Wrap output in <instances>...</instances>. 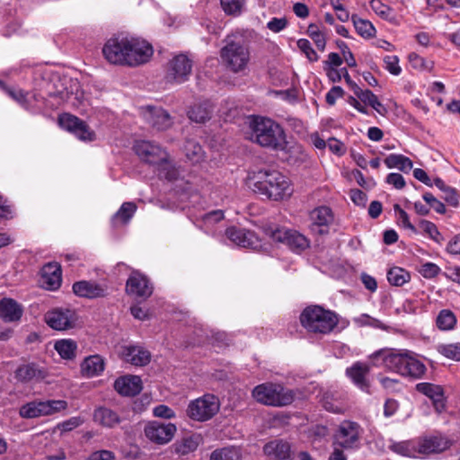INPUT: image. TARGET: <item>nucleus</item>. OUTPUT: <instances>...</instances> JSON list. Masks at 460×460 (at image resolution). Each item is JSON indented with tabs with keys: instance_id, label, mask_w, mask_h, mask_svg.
Segmentation results:
<instances>
[{
	"instance_id": "nucleus-7",
	"label": "nucleus",
	"mask_w": 460,
	"mask_h": 460,
	"mask_svg": "<svg viewBox=\"0 0 460 460\" xmlns=\"http://www.w3.org/2000/svg\"><path fill=\"white\" fill-rule=\"evenodd\" d=\"M262 229L270 240L286 243L294 252L301 253L310 246L309 239L296 230L273 225L264 226Z\"/></svg>"
},
{
	"instance_id": "nucleus-31",
	"label": "nucleus",
	"mask_w": 460,
	"mask_h": 460,
	"mask_svg": "<svg viewBox=\"0 0 460 460\" xmlns=\"http://www.w3.org/2000/svg\"><path fill=\"white\" fill-rule=\"evenodd\" d=\"M145 119L156 130H165L172 124L170 114L162 108L148 107Z\"/></svg>"
},
{
	"instance_id": "nucleus-42",
	"label": "nucleus",
	"mask_w": 460,
	"mask_h": 460,
	"mask_svg": "<svg viewBox=\"0 0 460 460\" xmlns=\"http://www.w3.org/2000/svg\"><path fill=\"white\" fill-rule=\"evenodd\" d=\"M411 279L410 273L402 268L394 267L387 272L388 282L395 287H402Z\"/></svg>"
},
{
	"instance_id": "nucleus-39",
	"label": "nucleus",
	"mask_w": 460,
	"mask_h": 460,
	"mask_svg": "<svg viewBox=\"0 0 460 460\" xmlns=\"http://www.w3.org/2000/svg\"><path fill=\"white\" fill-rule=\"evenodd\" d=\"M384 163L388 168H398L404 172H410L413 166L410 158L397 154L389 155Z\"/></svg>"
},
{
	"instance_id": "nucleus-54",
	"label": "nucleus",
	"mask_w": 460,
	"mask_h": 460,
	"mask_svg": "<svg viewBox=\"0 0 460 460\" xmlns=\"http://www.w3.org/2000/svg\"><path fill=\"white\" fill-rule=\"evenodd\" d=\"M297 47L305 57L311 61L315 62L318 60L319 56L312 48L310 41L306 39H300L297 40Z\"/></svg>"
},
{
	"instance_id": "nucleus-20",
	"label": "nucleus",
	"mask_w": 460,
	"mask_h": 460,
	"mask_svg": "<svg viewBox=\"0 0 460 460\" xmlns=\"http://www.w3.org/2000/svg\"><path fill=\"white\" fill-rule=\"evenodd\" d=\"M177 429L172 423L151 421L145 427V435L151 441L164 445L170 442Z\"/></svg>"
},
{
	"instance_id": "nucleus-35",
	"label": "nucleus",
	"mask_w": 460,
	"mask_h": 460,
	"mask_svg": "<svg viewBox=\"0 0 460 460\" xmlns=\"http://www.w3.org/2000/svg\"><path fill=\"white\" fill-rule=\"evenodd\" d=\"M212 113V103L209 101H204L191 106L188 111V117L197 123H205L210 119Z\"/></svg>"
},
{
	"instance_id": "nucleus-38",
	"label": "nucleus",
	"mask_w": 460,
	"mask_h": 460,
	"mask_svg": "<svg viewBox=\"0 0 460 460\" xmlns=\"http://www.w3.org/2000/svg\"><path fill=\"white\" fill-rule=\"evenodd\" d=\"M457 318L455 313L449 309H442L436 318V326L443 332H449L456 328Z\"/></svg>"
},
{
	"instance_id": "nucleus-17",
	"label": "nucleus",
	"mask_w": 460,
	"mask_h": 460,
	"mask_svg": "<svg viewBox=\"0 0 460 460\" xmlns=\"http://www.w3.org/2000/svg\"><path fill=\"white\" fill-rule=\"evenodd\" d=\"M102 53L109 63L128 66L127 37L108 40L102 48Z\"/></svg>"
},
{
	"instance_id": "nucleus-10",
	"label": "nucleus",
	"mask_w": 460,
	"mask_h": 460,
	"mask_svg": "<svg viewBox=\"0 0 460 460\" xmlns=\"http://www.w3.org/2000/svg\"><path fill=\"white\" fill-rule=\"evenodd\" d=\"M67 407V402L64 400H35L23 404L19 414L24 419H35L43 416H50Z\"/></svg>"
},
{
	"instance_id": "nucleus-44",
	"label": "nucleus",
	"mask_w": 460,
	"mask_h": 460,
	"mask_svg": "<svg viewBox=\"0 0 460 460\" xmlns=\"http://www.w3.org/2000/svg\"><path fill=\"white\" fill-rule=\"evenodd\" d=\"M199 443V439L197 436L185 437L174 445L175 452L181 456L188 455L197 449Z\"/></svg>"
},
{
	"instance_id": "nucleus-29",
	"label": "nucleus",
	"mask_w": 460,
	"mask_h": 460,
	"mask_svg": "<svg viewBox=\"0 0 460 460\" xmlns=\"http://www.w3.org/2000/svg\"><path fill=\"white\" fill-rule=\"evenodd\" d=\"M46 375V370L33 362L20 365L14 372L15 379L21 383L40 381L44 379Z\"/></svg>"
},
{
	"instance_id": "nucleus-21",
	"label": "nucleus",
	"mask_w": 460,
	"mask_h": 460,
	"mask_svg": "<svg viewBox=\"0 0 460 460\" xmlns=\"http://www.w3.org/2000/svg\"><path fill=\"white\" fill-rule=\"evenodd\" d=\"M418 455L438 454L448 449L453 442L443 436H431L417 439Z\"/></svg>"
},
{
	"instance_id": "nucleus-50",
	"label": "nucleus",
	"mask_w": 460,
	"mask_h": 460,
	"mask_svg": "<svg viewBox=\"0 0 460 460\" xmlns=\"http://www.w3.org/2000/svg\"><path fill=\"white\" fill-rule=\"evenodd\" d=\"M245 0H220L223 11L227 15L238 16L244 6Z\"/></svg>"
},
{
	"instance_id": "nucleus-24",
	"label": "nucleus",
	"mask_w": 460,
	"mask_h": 460,
	"mask_svg": "<svg viewBox=\"0 0 460 460\" xmlns=\"http://www.w3.org/2000/svg\"><path fill=\"white\" fill-rule=\"evenodd\" d=\"M41 285L49 290H57L61 286L62 271L57 262H49L41 269Z\"/></svg>"
},
{
	"instance_id": "nucleus-1",
	"label": "nucleus",
	"mask_w": 460,
	"mask_h": 460,
	"mask_svg": "<svg viewBox=\"0 0 460 460\" xmlns=\"http://www.w3.org/2000/svg\"><path fill=\"white\" fill-rule=\"evenodd\" d=\"M371 359L376 367L414 379L422 378L427 371L416 353L408 349H381L371 355Z\"/></svg>"
},
{
	"instance_id": "nucleus-57",
	"label": "nucleus",
	"mask_w": 460,
	"mask_h": 460,
	"mask_svg": "<svg viewBox=\"0 0 460 460\" xmlns=\"http://www.w3.org/2000/svg\"><path fill=\"white\" fill-rule=\"evenodd\" d=\"M13 215V205L6 198L0 195V219H11Z\"/></svg>"
},
{
	"instance_id": "nucleus-37",
	"label": "nucleus",
	"mask_w": 460,
	"mask_h": 460,
	"mask_svg": "<svg viewBox=\"0 0 460 460\" xmlns=\"http://www.w3.org/2000/svg\"><path fill=\"white\" fill-rule=\"evenodd\" d=\"M389 448L402 456L417 457L419 456L417 439L394 442L389 446Z\"/></svg>"
},
{
	"instance_id": "nucleus-2",
	"label": "nucleus",
	"mask_w": 460,
	"mask_h": 460,
	"mask_svg": "<svg viewBox=\"0 0 460 460\" xmlns=\"http://www.w3.org/2000/svg\"><path fill=\"white\" fill-rule=\"evenodd\" d=\"M249 187L268 199L279 201L293 193L290 180L277 170H260L249 176Z\"/></svg>"
},
{
	"instance_id": "nucleus-23",
	"label": "nucleus",
	"mask_w": 460,
	"mask_h": 460,
	"mask_svg": "<svg viewBox=\"0 0 460 460\" xmlns=\"http://www.w3.org/2000/svg\"><path fill=\"white\" fill-rule=\"evenodd\" d=\"M23 315V306L11 297L0 299V319L4 323H19Z\"/></svg>"
},
{
	"instance_id": "nucleus-40",
	"label": "nucleus",
	"mask_w": 460,
	"mask_h": 460,
	"mask_svg": "<svg viewBox=\"0 0 460 460\" xmlns=\"http://www.w3.org/2000/svg\"><path fill=\"white\" fill-rule=\"evenodd\" d=\"M352 22L354 24L357 32L365 39H370L376 35V28L368 20L362 19L357 14L351 16Z\"/></svg>"
},
{
	"instance_id": "nucleus-63",
	"label": "nucleus",
	"mask_w": 460,
	"mask_h": 460,
	"mask_svg": "<svg viewBox=\"0 0 460 460\" xmlns=\"http://www.w3.org/2000/svg\"><path fill=\"white\" fill-rule=\"evenodd\" d=\"M288 26V21L286 18H272L268 23L267 28L277 33L283 31Z\"/></svg>"
},
{
	"instance_id": "nucleus-3",
	"label": "nucleus",
	"mask_w": 460,
	"mask_h": 460,
	"mask_svg": "<svg viewBox=\"0 0 460 460\" xmlns=\"http://www.w3.org/2000/svg\"><path fill=\"white\" fill-rule=\"evenodd\" d=\"M251 139L262 147L274 151H288V141L283 128L271 119L254 117L251 123Z\"/></svg>"
},
{
	"instance_id": "nucleus-43",
	"label": "nucleus",
	"mask_w": 460,
	"mask_h": 460,
	"mask_svg": "<svg viewBox=\"0 0 460 460\" xmlns=\"http://www.w3.org/2000/svg\"><path fill=\"white\" fill-rule=\"evenodd\" d=\"M369 4L371 9L380 18L392 23L395 22L396 17L394 14L393 9L390 6L385 4L381 0H371Z\"/></svg>"
},
{
	"instance_id": "nucleus-6",
	"label": "nucleus",
	"mask_w": 460,
	"mask_h": 460,
	"mask_svg": "<svg viewBox=\"0 0 460 460\" xmlns=\"http://www.w3.org/2000/svg\"><path fill=\"white\" fill-rule=\"evenodd\" d=\"M223 64L233 73L246 69L250 61V49L243 41L231 40L220 50Z\"/></svg>"
},
{
	"instance_id": "nucleus-25",
	"label": "nucleus",
	"mask_w": 460,
	"mask_h": 460,
	"mask_svg": "<svg viewBox=\"0 0 460 460\" xmlns=\"http://www.w3.org/2000/svg\"><path fill=\"white\" fill-rule=\"evenodd\" d=\"M114 389L123 396H135L143 389L142 380L137 376H123L115 380Z\"/></svg>"
},
{
	"instance_id": "nucleus-47",
	"label": "nucleus",
	"mask_w": 460,
	"mask_h": 460,
	"mask_svg": "<svg viewBox=\"0 0 460 460\" xmlns=\"http://www.w3.org/2000/svg\"><path fill=\"white\" fill-rule=\"evenodd\" d=\"M242 455L238 448L223 447L211 453L210 460H241Z\"/></svg>"
},
{
	"instance_id": "nucleus-36",
	"label": "nucleus",
	"mask_w": 460,
	"mask_h": 460,
	"mask_svg": "<svg viewBox=\"0 0 460 460\" xmlns=\"http://www.w3.org/2000/svg\"><path fill=\"white\" fill-rule=\"evenodd\" d=\"M0 89L4 91L12 99L16 101L26 110L31 108V99L36 100V94L29 92H24L21 89H13L8 87L2 80H0Z\"/></svg>"
},
{
	"instance_id": "nucleus-8",
	"label": "nucleus",
	"mask_w": 460,
	"mask_h": 460,
	"mask_svg": "<svg viewBox=\"0 0 460 460\" xmlns=\"http://www.w3.org/2000/svg\"><path fill=\"white\" fill-rule=\"evenodd\" d=\"M219 409L218 398L214 394H206L189 402L186 414L192 420L205 422L211 420Z\"/></svg>"
},
{
	"instance_id": "nucleus-49",
	"label": "nucleus",
	"mask_w": 460,
	"mask_h": 460,
	"mask_svg": "<svg viewBox=\"0 0 460 460\" xmlns=\"http://www.w3.org/2000/svg\"><path fill=\"white\" fill-rule=\"evenodd\" d=\"M307 34L313 40L317 49L323 51L326 45V37L323 31L320 30L319 26L311 23L307 28Z\"/></svg>"
},
{
	"instance_id": "nucleus-5",
	"label": "nucleus",
	"mask_w": 460,
	"mask_h": 460,
	"mask_svg": "<svg viewBox=\"0 0 460 460\" xmlns=\"http://www.w3.org/2000/svg\"><path fill=\"white\" fill-rule=\"evenodd\" d=\"M252 395L256 402L273 407L289 405L295 398L292 390L285 388L280 384L270 382L256 385L252 391Z\"/></svg>"
},
{
	"instance_id": "nucleus-60",
	"label": "nucleus",
	"mask_w": 460,
	"mask_h": 460,
	"mask_svg": "<svg viewBox=\"0 0 460 460\" xmlns=\"http://www.w3.org/2000/svg\"><path fill=\"white\" fill-rule=\"evenodd\" d=\"M155 417L171 420L175 417L174 411L165 404H159L153 409Z\"/></svg>"
},
{
	"instance_id": "nucleus-22",
	"label": "nucleus",
	"mask_w": 460,
	"mask_h": 460,
	"mask_svg": "<svg viewBox=\"0 0 460 460\" xmlns=\"http://www.w3.org/2000/svg\"><path fill=\"white\" fill-rule=\"evenodd\" d=\"M416 390L432 401L437 412L440 413L446 410V396L441 385L431 383H419L416 385Z\"/></svg>"
},
{
	"instance_id": "nucleus-28",
	"label": "nucleus",
	"mask_w": 460,
	"mask_h": 460,
	"mask_svg": "<svg viewBox=\"0 0 460 460\" xmlns=\"http://www.w3.org/2000/svg\"><path fill=\"white\" fill-rule=\"evenodd\" d=\"M370 372V367L364 362L357 361L350 367L346 369V375L351 379L352 383L359 389L365 392L369 390V382L367 376Z\"/></svg>"
},
{
	"instance_id": "nucleus-14",
	"label": "nucleus",
	"mask_w": 460,
	"mask_h": 460,
	"mask_svg": "<svg viewBox=\"0 0 460 460\" xmlns=\"http://www.w3.org/2000/svg\"><path fill=\"white\" fill-rule=\"evenodd\" d=\"M309 230L314 235H326L334 221V215L331 208L320 206L309 213Z\"/></svg>"
},
{
	"instance_id": "nucleus-52",
	"label": "nucleus",
	"mask_w": 460,
	"mask_h": 460,
	"mask_svg": "<svg viewBox=\"0 0 460 460\" xmlns=\"http://www.w3.org/2000/svg\"><path fill=\"white\" fill-rule=\"evenodd\" d=\"M394 209L397 214V221L400 226L409 229L413 234L419 233L417 227L411 223L408 214L400 207V205L394 204Z\"/></svg>"
},
{
	"instance_id": "nucleus-26",
	"label": "nucleus",
	"mask_w": 460,
	"mask_h": 460,
	"mask_svg": "<svg viewBox=\"0 0 460 460\" xmlns=\"http://www.w3.org/2000/svg\"><path fill=\"white\" fill-rule=\"evenodd\" d=\"M74 293L80 297L94 299L107 295L106 287L93 281L81 280L74 283Z\"/></svg>"
},
{
	"instance_id": "nucleus-15",
	"label": "nucleus",
	"mask_w": 460,
	"mask_h": 460,
	"mask_svg": "<svg viewBox=\"0 0 460 460\" xmlns=\"http://www.w3.org/2000/svg\"><path fill=\"white\" fill-rule=\"evenodd\" d=\"M126 293L136 298L146 300L154 291L150 279L139 270H133L126 282Z\"/></svg>"
},
{
	"instance_id": "nucleus-13",
	"label": "nucleus",
	"mask_w": 460,
	"mask_h": 460,
	"mask_svg": "<svg viewBox=\"0 0 460 460\" xmlns=\"http://www.w3.org/2000/svg\"><path fill=\"white\" fill-rule=\"evenodd\" d=\"M192 60L184 54L174 56L168 63L165 78L170 83L187 81L192 71Z\"/></svg>"
},
{
	"instance_id": "nucleus-46",
	"label": "nucleus",
	"mask_w": 460,
	"mask_h": 460,
	"mask_svg": "<svg viewBox=\"0 0 460 460\" xmlns=\"http://www.w3.org/2000/svg\"><path fill=\"white\" fill-rule=\"evenodd\" d=\"M418 226L426 236H428L437 243H441L442 241L444 240L437 226L433 222L426 219H421L420 220Z\"/></svg>"
},
{
	"instance_id": "nucleus-64",
	"label": "nucleus",
	"mask_w": 460,
	"mask_h": 460,
	"mask_svg": "<svg viewBox=\"0 0 460 460\" xmlns=\"http://www.w3.org/2000/svg\"><path fill=\"white\" fill-rule=\"evenodd\" d=\"M87 460H115V455L110 450H99L93 452Z\"/></svg>"
},
{
	"instance_id": "nucleus-58",
	"label": "nucleus",
	"mask_w": 460,
	"mask_h": 460,
	"mask_svg": "<svg viewBox=\"0 0 460 460\" xmlns=\"http://www.w3.org/2000/svg\"><path fill=\"white\" fill-rule=\"evenodd\" d=\"M385 68L394 75L401 74L402 69L399 66V58L397 56H385L384 58Z\"/></svg>"
},
{
	"instance_id": "nucleus-34",
	"label": "nucleus",
	"mask_w": 460,
	"mask_h": 460,
	"mask_svg": "<svg viewBox=\"0 0 460 460\" xmlns=\"http://www.w3.org/2000/svg\"><path fill=\"white\" fill-rule=\"evenodd\" d=\"M105 362L102 357L95 354L84 359L81 364V371L84 376L93 377L100 376L103 372Z\"/></svg>"
},
{
	"instance_id": "nucleus-30",
	"label": "nucleus",
	"mask_w": 460,
	"mask_h": 460,
	"mask_svg": "<svg viewBox=\"0 0 460 460\" xmlns=\"http://www.w3.org/2000/svg\"><path fill=\"white\" fill-rule=\"evenodd\" d=\"M264 454L272 460H292L290 444L282 439L268 442L263 447Z\"/></svg>"
},
{
	"instance_id": "nucleus-53",
	"label": "nucleus",
	"mask_w": 460,
	"mask_h": 460,
	"mask_svg": "<svg viewBox=\"0 0 460 460\" xmlns=\"http://www.w3.org/2000/svg\"><path fill=\"white\" fill-rule=\"evenodd\" d=\"M225 217V212L222 209H216L204 214L201 217L203 225L207 227H210L213 225L222 221Z\"/></svg>"
},
{
	"instance_id": "nucleus-56",
	"label": "nucleus",
	"mask_w": 460,
	"mask_h": 460,
	"mask_svg": "<svg viewBox=\"0 0 460 460\" xmlns=\"http://www.w3.org/2000/svg\"><path fill=\"white\" fill-rule=\"evenodd\" d=\"M409 61L414 68L420 70H431L433 67L432 62L427 61L416 53H411L409 55Z\"/></svg>"
},
{
	"instance_id": "nucleus-59",
	"label": "nucleus",
	"mask_w": 460,
	"mask_h": 460,
	"mask_svg": "<svg viewBox=\"0 0 460 460\" xmlns=\"http://www.w3.org/2000/svg\"><path fill=\"white\" fill-rule=\"evenodd\" d=\"M440 272V268L433 262H426L421 265L420 273L425 279H433L437 277Z\"/></svg>"
},
{
	"instance_id": "nucleus-62",
	"label": "nucleus",
	"mask_w": 460,
	"mask_h": 460,
	"mask_svg": "<svg viewBox=\"0 0 460 460\" xmlns=\"http://www.w3.org/2000/svg\"><path fill=\"white\" fill-rule=\"evenodd\" d=\"M327 146L330 149V151L337 155H343L346 152V147L344 144L334 137L329 138L327 140Z\"/></svg>"
},
{
	"instance_id": "nucleus-11",
	"label": "nucleus",
	"mask_w": 460,
	"mask_h": 460,
	"mask_svg": "<svg viewBox=\"0 0 460 460\" xmlns=\"http://www.w3.org/2000/svg\"><path fill=\"white\" fill-rule=\"evenodd\" d=\"M59 126L72 133L77 139L84 142H93L96 139V134L83 119L70 113H63L58 116Z\"/></svg>"
},
{
	"instance_id": "nucleus-27",
	"label": "nucleus",
	"mask_w": 460,
	"mask_h": 460,
	"mask_svg": "<svg viewBox=\"0 0 460 460\" xmlns=\"http://www.w3.org/2000/svg\"><path fill=\"white\" fill-rule=\"evenodd\" d=\"M120 355L126 362L138 367L147 365L151 359L150 352L141 346H124L121 349Z\"/></svg>"
},
{
	"instance_id": "nucleus-51",
	"label": "nucleus",
	"mask_w": 460,
	"mask_h": 460,
	"mask_svg": "<svg viewBox=\"0 0 460 460\" xmlns=\"http://www.w3.org/2000/svg\"><path fill=\"white\" fill-rule=\"evenodd\" d=\"M187 158L192 163H198L203 158V150L199 144L189 140L184 146Z\"/></svg>"
},
{
	"instance_id": "nucleus-9",
	"label": "nucleus",
	"mask_w": 460,
	"mask_h": 460,
	"mask_svg": "<svg viewBox=\"0 0 460 460\" xmlns=\"http://www.w3.org/2000/svg\"><path fill=\"white\" fill-rule=\"evenodd\" d=\"M363 429L355 421H342L333 437V445L344 450H357L360 447V438Z\"/></svg>"
},
{
	"instance_id": "nucleus-18",
	"label": "nucleus",
	"mask_w": 460,
	"mask_h": 460,
	"mask_svg": "<svg viewBox=\"0 0 460 460\" xmlns=\"http://www.w3.org/2000/svg\"><path fill=\"white\" fill-rule=\"evenodd\" d=\"M226 236L234 244L243 248L259 250L262 247L261 238L253 231L245 228L230 226L226 229Z\"/></svg>"
},
{
	"instance_id": "nucleus-33",
	"label": "nucleus",
	"mask_w": 460,
	"mask_h": 460,
	"mask_svg": "<svg viewBox=\"0 0 460 460\" xmlns=\"http://www.w3.org/2000/svg\"><path fill=\"white\" fill-rule=\"evenodd\" d=\"M93 420L99 425L112 429L121 422L119 413L107 407H99L93 412Z\"/></svg>"
},
{
	"instance_id": "nucleus-4",
	"label": "nucleus",
	"mask_w": 460,
	"mask_h": 460,
	"mask_svg": "<svg viewBox=\"0 0 460 460\" xmlns=\"http://www.w3.org/2000/svg\"><path fill=\"white\" fill-rule=\"evenodd\" d=\"M301 325L312 333L328 334L333 331L339 323L337 314L320 305L305 307L299 317Z\"/></svg>"
},
{
	"instance_id": "nucleus-16",
	"label": "nucleus",
	"mask_w": 460,
	"mask_h": 460,
	"mask_svg": "<svg viewBox=\"0 0 460 460\" xmlns=\"http://www.w3.org/2000/svg\"><path fill=\"white\" fill-rule=\"evenodd\" d=\"M47 324L58 331H65L75 327L78 315L75 310L68 308H55L45 314Z\"/></svg>"
},
{
	"instance_id": "nucleus-61",
	"label": "nucleus",
	"mask_w": 460,
	"mask_h": 460,
	"mask_svg": "<svg viewBox=\"0 0 460 460\" xmlns=\"http://www.w3.org/2000/svg\"><path fill=\"white\" fill-rule=\"evenodd\" d=\"M344 91L341 86H332L325 95L326 102L332 106L336 103L337 99L343 97Z\"/></svg>"
},
{
	"instance_id": "nucleus-19",
	"label": "nucleus",
	"mask_w": 460,
	"mask_h": 460,
	"mask_svg": "<svg viewBox=\"0 0 460 460\" xmlns=\"http://www.w3.org/2000/svg\"><path fill=\"white\" fill-rule=\"evenodd\" d=\"M134 150L142 160L151 164L166 163L168 160L167 153L160 146L151 141H136Z\"/></svg>"
},
{
	"instance_id": "nucleus-41",
	"label": "nucleus",
	"mask_w": 460,
	"mask_h": 460,
	"mask_svg": "<svg viewBox=\"0 0 460 460\" xmlns=\"http://www.w3.org/2000/svg\"><path fill=\"white\" fill-rule=\"evenodd\" d=\"M433 186H436L443 193V199L451 206L457 207L459 205V199L456 190L453 187L447 186L440 178L433 180Z\"/></svg>"
},
{
	"instance_id": "nucleus-45",
	"label": "nucleus",
	"mask_w": 460,
	"mask_h": 460,
	"mask_svg": "<svg viewBox=\"0 0 460 460\" xmlns=\"http://www.w3.org/2000/svg\"><path fill=\"white\" fill-rule=\"evenodd\" d=\"M76 343L72 340H61L56 342L55 349L65 359H72L75 357Z\"/></svg>"
},
{
	"instance_id": "nucleus-12",
	"label": "nucleus",
	"mask_w": 460,
	"mask_h": 460,
	"mask_svg": "<svg viewBox=\"0 0 460 460\" xmlns=\"http://www.w3.org/2000/svg\"><path fill=\"white\" fill-rule=\"evenodd\" d=\"M128 66H137L149 61L154 54L153 46L145 40L128 38Z\"/></svg>"
},
{
	"instance_id": "nucleus-55",
	"label": "nucleus",
	"mask_w": 460,
	"mask_h": 460,
	"mask_svg": "<svg viewBox=\"0 0 460 460\" xmlns=\"http://www.w3.org/2000/svg\"><path fill=\"white\" fill-rule=\"evenodd\" d=\"M424 201L429 206V209L433 208L438 214L446 213V207L444 203L435 198L430 192H426L422 195Z\"/></svg>"
},
{
	"instance_id": "nucleus-48",
	"label": "nucleus",
	"mask_w": 460,
	"mask_h": 460,
	"mask_svg": "<svg viewBox=\"0 0 460 460\" xmlns=\"http://www.w3.org/2000/svg\"><path fill=\"white\" fill-rule=\"evenodd\" d=\"M437 351L448 359L460 361V342L438 344Z\"/></svg>"
},
{
	"instance_id": "nucleus-32",
	"label": "nucleus",
	"mask_w": 460,
	"mask_h": 460,
	"mask_svg": "<svg viewBox=\"0 0 460 460\" xmlns=\"http://www.w3.org/2000/svg\"><path fill=\"white\" fill-rule=\"evenodd\" d=\"M137 207L135 202H123L119 210L112 216L111 224L113 228L128 225L134 217Z\"/></svg>"
}]
</instances>
